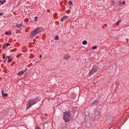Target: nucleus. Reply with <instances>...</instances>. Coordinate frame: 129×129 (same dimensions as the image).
<instances>
[{"mask_svg": "<svg viewBox=\"0 0 129 129\" xmlns=\"http://www.w3.org/2000/svg\"><path fill=\"white\" fill-rule=\"evenodd\" d=\"M2 95H3V94L4 93V92L3 90H2Z\"/></svg>", "mask_w": 129, "mask_h": 129, "instance_id": "b1692460", "label": "nucleus"}, {"mask_svg": "<svg viewBox=\"0 0 129 129\" xmlns=\"http://www.w3.org/2000/svg\"><path fill=\"white\" fill-rule=\"evenodd\" d=\"M6 2V0H3L2 1H1V4L2 5H3Z\"/></svg>", "mask_w": 129, "mask_h": 129, "instance_id": "ddd939ff", "label": "nucleus"}, {"mask_svg": "<svg viewBox=\"0 0 129 129\" xmlns=\"http://www.w3.org/2000/svg\"><path fill=\"white\" fill-rule=\"evenodd\" d=\"M35 103V101L34 100L31 99L29 100L27 103L26 109L29 108Z\"/></svg>", "mask_w": 129, "mask_h": 129, "instance_id": "7ed1b4c3", "label": "nucleus"}, {"mask_svg": "<svg viewBox=\"0 0 129 129\" xmlns=\"http://www.w3.org/2000/svg\"><path fill=\"white\" fill-rule=\"evenodd\" d=\"M35 128L36 129H40V128L39 127H36Z\"/></svg>", "mask_w": 129, "mask_h": 129, "instance_id": "a878e982", "label": "nucleus"}, {"mask_svg": "<svg viewBox=\"0 0 129 129\" xmlns=\"http://www.w3.org/2000/svg\"><path fill=\"white\" fill-rule=\"evenodd\" d=\"M97 48V47L96 46H93L92 47L91 49H94Z\"/></svg>", "mask_w": 129, "mask_h": 129, "instance_id": "6ab92c4d", "label": "nucleus"}, {"mask_svg": "<svg viewBox=\"0 0 129 129\" xmlns=\"http://www.w3.org/2000/svg\"><path fill=\"white\" fill-rule=\"evenodd\" d=\"M68 18V16H65L61 18V21L62 22H63L64 20Z\"/></svg>", "mask_w": 129, "mask_h": 129, "instance_id": "39448f33", "label": "nucleus"}, {"mask_svg": "<svg viewBox=\"0 0 129 129\" xmlns=\"http://www.w3.org/2000/svg\"><path fill=\"white\" fill-rule=\"evenodd\" d=\"M59 37L57 35L55 36V40H58Z\"/></svg>", "mask_w": 129, "mask_h": 129, "instance_id": "2eb2a0df", "label": "nucleus"}, {"mask_svg": "<svg viewBox=\"0 0 129 129\" xmlns=\"http://www.w3.org/2000/svg\"><path fill=\"white\" fill-rule=\"evenodd\" d=\"M69 4H70L72 5V4L73 3H72V2L71 1H69Z\"/></svg>", "mask_w": 129, "mask_h": 129, "instance_id": "412c9836", "label": "nucleus"}, {"mask_svg": "<svg viewBox=\"0 0 129 129\" xmlns=\"http://www.w3.org/2000/svg\"><path fill=\"white\" fill-rule=\"evenodd\" d=\"M42 120H43L45 119H46V118L45 117H42L41 118Z\"/></svg>", "mask_w": 129, "mask_h": 129, "instance_id": "5701e85b", "label": "nucleus"}, {"mask_svg": "<svg viewBox=\"0 0 129 129\" xmlns=\"http://www.w3.org/2000/svg\"><path fill=\"white\" fill-rule=\"evenodd\" d=\"M3 58L4 59H5V55H4V54H3Z\"/></svg>", "mask_w": 129, "mask_h": 129, "instance_id": "bb28decb", "label": "nucleus"}, {"mask_svg": "<svg viewBox=\"0 0 129 129\" xmlns=\"http://www.w3.org/2000/svg\"><path fill=\"white\" fill-rule=\"evenodd\" d=\"M82 43L84 45H86L87 43V42L86 40L83 41Z\"/></svg>", "mask_w": 129, "mask_h": 129, "instance_id": "f8f14e48", "label": "nucleus"}, {"mask_svg": "<svg viewBox=\"0 0 129 129\" xmlns=\"http://www.w3.org/2000/svg\"><path fill=\"white\" fill-rule=\"evenodd\" d=\"M70 56L68 55L67 56H64L63 57V58L66 60H68L70 58Z\"/></svg>", "mask_w": 129, "mask_h": 129, "instance_id": "9d476101", "label": "nucleus"}, {"mask_svg": "<svg viewBox=\"0 0 129 129\" xmlns=\"http://www.w3.org/2000/svg\"><path fill=\"white\" fill-rule=\"evenodd\" d=\"M121 21V20H120L119 21H117V23H116V24L117 25H119V23Z\"/></svg>", "mask_w": 129, "mask_h": 129, "instance_id": "a211bd4d", "label": "nucleus"}, {"mask_svg": "<svg viewBox=\"0 0 129 129\" xmlns=\"http://www.w3.org/2000/svg\"><path fill=\"white\" fill-rule=\"evenodd\" d=\"M11 33L9 31L8 32L7 31H6L5 33V34L7 35H8L9 34H11Z\"/></svg>", "mask_w": 129, "mask_h": 129, "instance_id": "f3484780", "label": "nucleus"}, {"mask_svg": "<svg viewBox=\"0 0 129 129\" xmlns=\"http://www.w3.org/2000/svg\"><path fill=\"white\" fill-rule=\"evenodd\" d=\"M16 26L18 28L22 26V24H16Z\"/></svg>", "mask_w": 129, "mask_h": 129, "instance_id": "9b49d317", "label": "nucleus"}, {"mask_svg": "<svg viewBox=\"0 0 129 129\" xmlns=\"http://www.w3.org/2000/svg\"><path fill=\"white\" fill-rule=\"evenodd\" d=\"M117 5L119 7L122 6V3L120 1L118 2L117 3Z\"/></svg>", "mask_w": 129, "mask_h": 129, "instance_id": "1a4fd4ad", "label": "nucleus"}, {"mask_svg": "<svg viewBox=\"0 0 129 129\" xmlns=\"http://www.w3.org/2000/svg\"><path fill=\"white\" fill-rule=\"evenodd\" d=\"M41 55H40V58H41Z\"/></svg>", "mask_w": 129, "mask_h": 129, "instance_id": "c756f323", "label": "nucleus"}, {"mask_svg": "<svg viewBox=\"0 0 129 129\" xmlns=\"http://www.w3.org/2000/svg\"><path fill=\"white\" fill-rule=\"evenodd\" d=\"M112 5L113 6H114L115 5V3L114 2H113V1L112 2Z\"/></svg>", "mask_w": 129, "mask_h": 129, "instance_id": "aec40b11", "label": "nucleus"}, {"mask_svg": "<svg viewBox=\"0 0 129 129\" xmlns=\"http://www.w3.org/2000/svg\"><path fill=\"white\" fill-rule=\"evenodd\" d=\"M27 70L25 69L24 71H20V72H19L18 73V75H21L22 74H23Z\"/></svg>", "mask_w": 129, "mask_h": 129, "instance_id": "0eeeda50", "label": "nucleus"}, {"mask_svg": "<svg viewBox=\"0 0 129 129\" xmlns=\"http://www.w3.org/2000/svg\"><path fill=\"white\" fill-rule=\"evenodd\" d=\"M99 118H100L101 117V115L100 114H98Z\"/></svg>", "mask_w": 129, "mask_h": 129, "instance_id": "393cba45", "label": "nucleus"}, {"mask_svg": "<svg viewBox=\"0 0 129 129\" xmlns=\"http://www.w3.org/2000/svg\"><path fill=\"white\" fill-rule=\"evenodd\" d=\"M98 70L96 68H93L89 73V75L91 76L93 74H96L97 73Z\"/></svg>", "mask_w": 129, "mask_h": 129, "instance_id": "20e7f679", "label": "nucleus"}, {"mask_svg": "<svg viewBox=\"0 0 129 129\" xmlns=\"http://www.w3.org/2000/svg\"><path fill=\"white\" fill-rule=\"evenodd\" d=\"M8 60L7 61V62H11L12 61V59H10V56H8Z\"/></svg>", "mask_w": 129, "mask_h": 129, "instance_id": "4468645a", "label": "nucleus"}, {"mask_svg": "<svg viewBox=\"0 0 129 129\" xmlns=\"http://www.w3.org/2000/svg\"><path fill=\"white\" fill-rule=\"evenodd\" d=\"M70 115L69 114V112L66 111L64 113L63 118L65 122H68L70 121V120L68 118L70 117Z\"/></svg>", "mask_w": 129, "mask_h": 129, "instance_id": "f03ea898", "label": "nucleus"}, {"mask_svg": "<svg viewBox=\"0 0 129 129\" xmlns=\"http://www.w3.org/2000/svg\"><path fill=\"white\" fill-rule=\"evenodd\" d=\"M125 1H124L123 2V4H124L125 3Z\"/></svg>", "mask_w": 129, "mask_h": 129, "instance_id": "c85d7f7f", "label": "nucleus"}, {"mask_svg": "<svg viewBox=\"0 0 129 129\" xmlns=\"http://www.w3.org/2000/svg\"><path fill=\"white\" fill-rule=\"evenodd\" d=\"M38 17H36L35 18V20L37 21V20Z\"/></svg>", "mask_w": 129, "mask_h": 129, "instance_id": "4be33fe9", "label": "nucleus"}, {"mask_svg": "<svg viewBox=\"0 0 129 129\" xmlns=\"http://www.w3.org/2000/svg\"><path fill=\"white\" fill-rule=\"evenodd\" d=\"M43 29V28L41 27H39L31 31L30 34V37L33 38L36 35L41 31Z\"/></svg>", "mask_w": 129, "mask_h": 129, "instance_id": "f257e3e1", "label": "nucleus"}, {"mask_svg": "<svg viewBox=\"0 0 129 129\" xmlns=\"http://www.w3.org/2000/svg\"><path fill=\"white\" fill-rule=\"evenodd\" d=\"M10 45V44L8 43L7 44H5L3 46V49H5L6 46L8 45Z\"/></svg>", "mask_w": 129, "mask_h": 129, "instance_id": "6e6552de", "label": "nucleus"}, {"mask_svg": "<svg viewBox=\"0 0 129 129\" xmlns=\"http://www.w3.org/2000/svg\"><path fill=\"white\" fill-rule=\"evenodd\" d=\"M8 95V94L7 93L5 94V93H4L3 94V95H2V96H4V97H6Z\"/></svg>", "mask_w": 129, "mask_h": 129, "instance_id": "dca6fc26", "label": "nucleus"}, {"mask_svg": "<svg viewBox=\"0 0 129 129\" xmlns=\"http://www.w3.org/2000/svg\"><path fill=\"white\" fill-rule=\"evenodd\" d=\"M0 3H1V1H0Z\"/></svg>", "mask_w": 129, "mask_h": 129, "instance_id": "7c9ffc66", "label": "nucleus"}, {"mask_svg": "<svg viewBox=\"0 0 129 129\" xmlns=\"http://www.w3.org/2000/svg\"><path fill=\"white\" fill-rule=\"evenodd\" d=\"M98 102L96 101H95L93 102L92 103L91 105H92L93 106L94 105H97L98 104Z\"/></svg>", "mask_w": 129, "mask_h": 129, "instance_id": "423d86ee", "label": "nucleus"}, {"mask_svg": "<svg viewBox=\"0 0 129 129\" xmlns=\"http://www.w3.org/2000/svg\"><path fill=\"white\" fill-rule=\"evenodd\" d=\"M3 15V13H0V16H1Z\"/></svg>", "mask_w": 129, "mask_h": 129, "instance_id": "cd10ccee", "label": "nucleus"}]
</instances>
